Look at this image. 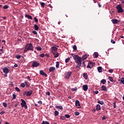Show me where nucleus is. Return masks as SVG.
<instances>
[{"label": "nucleus", "instance_id": "b1692460", "mask_svg": "<svg viewBox=\"0 0 124 124\" xmlns=\"http://www.w3.org/2000/svg\"><path fill=\"white\" fill-rule=\"evenodd\" d=\"M98 72L100 73V72H102V67L101 66H99L98 67Z\"/></svg>", "mask_w": 124, "mask_h": 124}, {"label": "nucleus", "instance_id": "37998d69", "mask_svg": "<svg viewBox=\"0 0 124 124\" xmlns=\"http://www.w3.org/2000/svg\"><path fill=\"white\" fill-rule=\"evenodd\" d=\"M60 119L61 120H63H63H65V119H66L65 116H61Z\"/></svg>", "mask_w": 124, "mask_h": 124}, {"label": "nucleus", "instance_id": "c756f323", "mask_svg": "<svg viewBox=\"0 0 124 124\" xmlns=\"http://www.w3.org/2000/svg\"><path fill=\"white\" fill-rule=\"evenodd\" d=\"M70 60V58L68 57V58H67V59L65 60V62L66 63H67V62H68Z\"/></svg>", "mask_w": 124, "mask_h": 124}, {"label": "nucleus", "instance_id": "a19ab883", "mask_svg": "<svg viewBox=\"0 0 124 124\" xmlns=\"http://www.w3.org/2000/svg\"><path fill=\"white\" fill-rule=\"evenodd\" d=\"M71 91H72L73 92H75V91H76L77 90H78L77 88L76 87L75 88H71Z\"/></svg>", "mask_w": 124, "mask_h": 124}, {"label": "nucleus", "instance_id": "2f4dec72", "mask_svg": "<svg viewBox=\"0 0 124 124\" xmlns=\"http://www.w3.org/2000/svg\"><path fill=\"white\" fill-rule=\"evenodd\" d=\"M21 57H22V56L19 55H17L16 56V58L17 60L19 59H21Z\"/></svg>", "mask_w": 124, "mask_h": 124}, {"label": "nucleus", "instance_id": "603ef678", "mask_svg": "<svg viewBox=\"0 0 124 124\" xmlns=\"http://www.w3.org/2000/svg\"><path fill=\"white\" fill-rule=\"evenodd\" d=\"M108 72H109V73H113V70L112 69H109L108 70Z\"/></svg>", "mask_w": 124, "mask_h": 124}, {"label": "nucleus", "instance_id": "ddd939ff", "mask_svg": "<svg viewBox=\"0 0 124 124\" xmlns=\"http://www.w3.org/2000/svg\"><path fill=\"white\" fill-rule=\"evenodd\" d=\"M56 70V68L54 67H50L49 69V72H54Z\"/></svg>", "mask_w": 124, "mask_h": 124}, {"label": "nucleus", "instance_id": "a18cd8bd", "mask_svg": "<svg viewBox=\"0 0 124 124\" xmlns=\"http://www.w3.org/2000/svg\"><path fill=\"white\" fill-rule=\"evenodd\" d=\"M34 19L35 23H38V19H37V18L35 17H34Z\"/></svg>", "mask_w": 124, "mask_h": 124}, {"label": "nucleus", "instance_id": "de8ad7c7", "mask_svg": "<svg viewBox=\"0 0 124 124\" xmlns=\"http://www.w3.org/2000/svg\"><path fill=\"white\" fill-rule=\"evenodd\" d=\"M111 43H112V44H115L116 43V41H114V40H113V39H111Z\"/></svg>", "mask_w": 124, "mask_h": 124}, {"label": "nucleus", "instance_id": "58836bf2", "mask_svg": "<svg viewBox=\"0 0 124 124\" xmlns=\"http://www.w3.org/2000/svg\"><path fill=\"white\" fill-rule=\"evenodd\" d=\"M40 4H41V5L42 7H44V6H45V3L41 2Z\"/></svg>", "mask_w": 124, "mask_h": 124}, {"label": "nucleus", "instance_id": "e433bc0d", "mask_svg": "<svg viewBox=\"0 0 124 124\" xmlns=\"http://www.w3.org/2000/svg\"><path fill=\"white\" fill-rule=\"evenodd\" d=\"M8 7H9V6H8V5H5L3 6V9H7V8H8Z\"/></svg>", "mask_w": 124, "mask_h": 124}, {"label": "nucleus", "instance_id": "f704fd0d", "mask_svg": "<svg viewBox=\"0 0 124 124\" xmlns=\"http://www.w3.org/2000/svg\"><path fill=\"white\" fill-rule=\"evenodd\" d=\"M45 56V54H44V53L41 54L39 55V57H41V58H44Z\"/></svg>", "mask_w": 124, "mask_h": 124}, {"label": "nucleus", "instance_id": "f257e3e1", "mask_svg": "<svg viewBox=\"0 0 124 124\" xmlns=\"http://www.w3.org/2000/svg\"><path fill=\"white\" fill-rule=\"evenodd\" d=\"M72 56L73 57L74 60L75 61V62L78 64V66H77V67H79V66H82V62L85 60H86L88 58V55H84L82 58L80 57L78 55H76L74 54H72Z\"/></svg>", "mask_w": 124, "mask_h": 124}, {"label": "nucleus", "instance_id": "c03bdc74", "mask_svg": "<svg viewBox=\"0 0 124 124\" xmlns=\"http://www.w3.org/2000/svg\"><path fill=\"white\" fill-rule=\"evenodd\" d=\"M116 102H114L113 103L114 108H117V106L116 105Z\"/></svg>", "mask_w": 124, "mask_h": 124}, {"label": "nucleus", "instance_id": "cd10ccee", "mask_svg": "<svg viewBox=\"0 0 124 124\" xmlns=\"http://www.w3.org/2000/svg\"><path fill=\"white\" fill-rule=\"evenodd\" d=\"M59 114H60L59 111H58V110H55V111L54 112V115H55V117H57V116H58V115H59Z\"/></svg>", "mask_w": 124, "mask_h": 124}, {"label": "nucleus", "instance_id": "3c124183", "mask_svg": "<svg viewBox=\"0 0 124 124\" xmlns=\"http://www.w3.org/2000/svg\"><path fill=\"white\" fill-rule=\"evenodd\" d=\"M25 86H27V87H29V85H28V81H25Z\"/></svg>", "mask_w": 124, "mask_h": 124}, {"label": "nucleus", "instance_id": "052dcab7", "mask_svg": "<svg viewBox=\"0 0 124 124\" xmlns=\"http://www.w3.org/2000/svg\"><path fill=\"white\" fill-rule=\"evenodd\" d=\"M38 103H39L40 104H43L42 101H38Z\"/></svg>", "mask_w": 124, "mask_h": 124}, {"label": "nucleus", "instance_id": "f03ea898", "mask_svg": "<svg viewBox=\"0 0 124 124\" xmlns=\"http://www.w3.org/2000/svg\"><path fill=\"white\" fill-rule=\"evenodd\" d=\"M30 50L31 51H33V46L32 44H27L25 47L24 53H26L27 51Z\"/></svg>", "mask_w": 124, "mask_h": 124}, {"label": "nucleus", "instance_id": "e2e57ef3", "mask_svg": "<svg viewBox=\"0 0 124 124\" xmlns=\"http://www.w3.org/2000/svg\"><path fill=\"white\" fill-rule=\"evenodd\" d=\"M23 107H24L25 109H28V106H27V105H25Z\"/></svg>", "mask_w": 124, "mask_h": 124}, {"label": "nucleus", "instance_id": "13d9d810", "mask_svg": "<svg viewBox=\"0 0 124 124\" xmlns=\"http://www.w3.org/2000/svg\"><path fill=\"white\" fill-rule=\"evenodd\" d=\"M87 68H90L91 69H92V67H91V66H90V65L88 64L87 66Z\"/></svg>", "mask_w": 124, "mask_h": 124}, {"label": "nucleus", "instance_id": "338daca9", "mask_svg": "<svg viewBox=\"0 0 124 124\" xmlns=\"http://www.w3.org/2000/svg\"><path fill=\"white\" fill-rule=\"evenodd\" d=\"M14 67H18V64L16 63L14 65Z\"/></svg>", "mask_w": 124, "mask_h": 124}, {"label": "nucleus", "instance_id": "423d86ee", "mask_svg": "<svg viewBox=\"0 0 124 124\" xmlns=\"http://www.w3.org/2000/svg\"><path fill=\"white\" fill-rule=\"evenodd\" d=\"M23 94H24V95H25L26 94V96H31V94H32V90H30L28 92H25L23 93Z\"/></svg>", "mask_w": 124, "mask_h": 124}, {"label": "nucleus", "instance_id": "ea45409f", "mask_svg": "<svg viewBox=\"0 0 124 124\" xmlns=\"http://www.w3.org/2000/svg\"><path fill=\"white\" fill-rule=\"evenodd\" d=\"M16 99V94L13 93V98L12 99Z\"/></svg>", "mask_w": 124, "mask_h": 124}, {"label": "nucleus", "instance_id": "473e14b6", "mask_svg": "<svg viewBox=\"0 0 124 124\" xmlns=\"http://www.w3.org/2000/svg\"><path fill=\"white\" fill-rule=\"evenodd\" d=\"M36 49L37 50V51H41L42 50V48L39 46H37L36 47Z\"/></svg>", "mask_w": 124, "mask_h": 124}, {"label": "nucleus", "instance_id": "4c0bfd02", "mask_svg": "<svg viewBox=\"0 0 124 124\" xmlns=\"http://www.w3.org/2000/svg\"><path fill=\"white\" fill-rule=\"evenodd\" d=\"M65 118L66 119H69V118H70V115H68V114H66L65 115Z\"/></svg>", "mask_w": 124, "mask_h": 124}, {"label": "nucleus", "instance_id": "6e6d98bb", "mask_svg": "<svg viewBox=\"0 0 124 124\" xmlns=\"http://www.w3.org/2000/svg\"><path fill=\"white\" fill-rule=\"evenodd\" d=\"M45 56L46 58H50V55L48 54H46Z\"/></svg>", "mask_w": 124, "mask_h": 124}, {"label": "nucleus", "instance_id": "6e6552de", "mask_svg": "<svg viewBox=\"0 0 124 124\" xmlns=\"http://www.w3.org/2000/svg\"><path fill=\"white\" fill-rule=\"evenodd\" d=\"M3 72L5 74H8L9 73V69H8V68L7 67H5L2 68Z\"/></svg>", "mask_w": 124, "mask_h": 124}, {"label": "nucleus", "instance_id": "c85d7f7f", "mask_svg": "<svg viewBox=\"0 0 124 124\" xmlns=\"http://www.w3.org/2000/svg\"><path fill=\"white\" fill-rule=\"evenodd\" d=\"M41 124H50V123L48 121H43Z\"/></svg>", "mask_w": 124, "mask_h": 124}, {"label": "nucleus", "instance_id": "bf43d9fd", "mask_svg": "<svg viewBox=\"0 0 124 124\" xmlns=\"http://www.w3.org/2000/svg\"><path fill=\"white\" fill-rule=\"evenodd\" d=\"M102 120H106V116H104L102 118Z\"/></svg>", "mask_w": 124, "mask_h": 124}, {"label": "nucleus", "instance_id": "7ed1b4c3", "mask_svg": "<svg viewBox=\"0 0 124 124\" xmlns=\"http://www.w3.org/2000/svg\"><path fill=\"white\" fill-rule=\"evenodd\" d=\"M72 74V72H71V71L66 72L64 74V79H65V80H68L69 78H70V76H71Z\"/></svg>", "mask_w": 124, "mask_h": 124}, {"label": "nucleus", "instance_id": "9b49d317", "mask_svg": "<svg viewBox=\"0 0 124 124\" xmlns=\"http://www.w3.org/2000/svg\"><path fill=\"white\" fill-rule=\"evenodd\" d=\"M111 21L113 23V24H118V23H120V21L116 19H112L111 20Z\"/></svg>", "mask_w": 124, "mask_h": 124}, {"label": "nucleus", "instance_id": "2eb2a0df", "mask_svg": "<svg viewBox=\"0 0 124 124\" xmlns=\"http://www.w3.org/2000/svg\"><path fill=\"white\" fill-rule=\"evenodd\" d=\"M118 81L120 82V84L124 85V78H122L121 79H118Z\"/></svg>", "mask_w": 124, "mask_h": 124}, {"label": "nucleus", "instance_id": "39448f33", "mask_svg": "<svg viewBox=\"0 0 124 124\" xmlns=\"http://www.w3.org/2000/svg\"><path fill=\"white\" fill-rule=\"evenodd\" d=\"M40 65L39 62L38 61H32L31 67H38Z\"/></svg>", "mask_w": 124, "mask_h": 124}, {"label": "nucleus", "instance_id": "6ab92c4d", "mask_svg": "<svg viewBox=\"0 0 124 124\" xmlns=\"http://www.w3.org/2000/svg\"><path fill=\"white\" fill-rule=\"evenodd\" d=\"M55 108H57V109H60V110H63V108H62V106H55Z\"/></svg>", "mask_w": 124, "mask_h": 124}, {"label": "nucleus", "instance_id": "f3484780", "mask_svg": "<svg viewBox=\"0 0 124 124\" xmlns=\"http://www.w3.org/2000/svg\"><path fill=\"white\" fill-rule=\"evenodd\" d=\"M96 109L97 111H100V110L101 109L100 105L97 104L96 107Z\"/></svg>", "mask_w": 124, "mask_h": 124}, {"label": "nucleus", "instance_id": "1a4fd4ad", "mask_svg": "<svg viewBox=\"0 0 124 124\" xmlns=\"http://www.w3.org/2000/svg\"><path fill=\"white\" fill-rule=\"evenodd\" d=\"M21 107H24V106L27 105V103L26 102V101L24 100V99H21Z\"/></svg>", "mask_w": 124, "mask_h": 124}, {"label": "nucleus", "instance_id": "a878e982", "mask_svg": "<svg viewBox=\"0 0 124 124\" xmlns=\"http://www.w3.org/2000/svg\"><path fill=\"white\" fill-rule=\"evenodd\" d=\"M60 56V53H58V52H56V54H54V58H58Z\"/></svg>", "mask_w": 124, "mask_h": 124}, {"label": "nucleus", "instance_id": "9d476101", "mask_svg": "<svg viewBox=\"0 0 124 124\" xmlns=\"http://www.w3.org/2000/svg\"><path fill=\"white\" fill-rule=\"evenodd\" d=\"M40 74L41 75H42L43 76H45V77H47L48 76L47 75V74H46L43 70H40Z\"/></svg>", "mask_w": 124, "mask_h": 124}, {"label": "nucleus", "instance_id": "0eeeda50", "mask_svg": "<svg viewBox=\"0 0 124 124\" xmlns=\"http://www.w3.org/2000/svg\"><path fill=\"white\" fill-rule=\"evenodd\" d=\"M58 51V48L55 46L51 47V52L53 55L56 54V52Z\"/></svg>", "mask_w": 124, "mask_h": 124}, {"label": "nucleus", "instance_id": "412c9836", "mask_svg": "<svg viewBox=\"0 0 124 124\" xmlns=\"http://www.w3.org/2000/svg\"><path fill=\"white\" fill-rule=\"evenodd\" d=\"M93 56L95 59H96V58H98V52H94Z\"/></svg>", "mask_w": 124, "mask_h": 124}, {"label": "nucleus", "instance_id": "49530a36", "mask_svg": "<svg viewBox=\"0 0 124 124\" xmlns=\"http://www.w3.org/2000/svg\"><path fill=\"white\" fill-rule=\"evenodd\" d=\"M3 106L4 107H7V104H6V103H5V102H4V103H3Z\"/></svg>", "mask_w": 124, "mask_h": 124}, {"label": "nucleus", "instance_id": "774afa93", "mask_svg": "<svg viewBox=\"0 0 124 124\" xmlns=\"http://www.w3.org/2000/svg\"><path fill=\"white\" fill-rule=\"evenodd\" d=\"M98 6H99V7H101V4H100V3H99Z\"/></svg>", "mask_w": 124, "mask_h": 124}, {"label": "nucleus", "instance_id": "5fc2aeb1", "mask_svg": "<svg viewBox=\"0 0 124 124\" xmlns=\"http://www.w3.org/2000/svg\"><path fill=\"white\" fill-rule=\"evenodd\" d=\"M89 64L92 65L93 66V65H94V63H93V62H90L89 63Z\"/></svg>", "mask_w": 124, "mask_h": 124}, {"label": "nucleus", "instance_id": "8fccbe9b", "mask_svg": "<svg viewBox=\"0 0 124 124\" xmlns=\"http://www.w3.org/2000/svg\"><path fill=\"white\" fill-rule=\"evenodd\" d=\"M32 32L33 33V34H37V32H36L35 31H33Z\"/></svg>", "mask_w": 124, "mask_h": 124}, {"label": "nucleus", "instance_id": "680f3d73", "mask_svg": "<svg viewBox=\"0 0 124 124\" xmlns=\"http://www.w3.org/2000/svg\"><path fill=\"white\" fill-rule=\"evenodd\" d=\"M27 79L29 80V81H31V77L30 76L27 77Z\"/></svg>", "mask_w": 124, "mask_h": 124}, {"label": "nucleus", "instance_id": "7c9ffc66", "mask_svg": "<svg viewBox=\"0 0 124 124\" xmlns=\"http://www.w3.org/2000/svg\"><path fill=\"white\" fill-rule=\"evenodd\" d=\"M108 79L110 82H114V80L113 79V78L112 77H108Z\"/></svg>", "mask_w": 124, "mask_h": 124}, {"label": "nucleus", "instance_id": "393cba45", "mask_svg": "<svg viewBox=\"0 0 124 124\" xmlns=\"http://www.w3.org/2000/svg\"><path fill=\"white\" fill-rule=\"evenodd\" d=\"M56 68H59V67H60V62H56Z\"/></svg>", "mask_w": 124, "mask_h": 124}, {"label": "nucleus", "instance_id": "69168bd1", "mask_svg": "<svg viewBox=\"0 0 124 124\" xmlns=\"http://www.w3.org/2000/svg\"><path fill=\"white\" fill-rule=\"evenodd\" d=\"M46 94H47V95H50V93L49 92H47L46 93Z\"/></svg>", "mask_w": 124, "mask_h": 124}, {"label": "nucleus", "instance_id": "72a5a7b5", "mask_svg": "<svg viewBox=\"0 0 124 124\" xmlns=\"http://www.w3.org/2000/svg\"><path fill=\"white\" fill-rule=\"evenodd\" d=\"M75 115L76 116H79V115H80V113H79L78 111H76L75 112Z\"/></svg>", "mask_w": 124, "mask_h": 124}, {"label": "nucleus", "instance_id": "4d7b16f0", "mask_svg": "<svg viewBox=\"0 0 124 124\" xmlns=\"http://www.w3.org/2000/svg\"><path fill=\"white\" fill-rule=\"evenodd\" d=\"M5 113V111H2L1 112H0V115H3V114H4Z\"/></svg>", "mask_w": 124, "mask_h": 124}, {"label": "nucleus", "instance_id": "aec40b11", "mask_svg": "<svg viewBox=\"0 0 124 124\" xmlns=\"http://www.w3.org/2000/svg\"><path fill=\"white\" fill-rule=\"evenodd\" d=\"M34 28L35 31H38V30H39V27H38V26H37V25L36 24H35L34 25Z\"/></svg>", "mask_w": 124, "mask_h": 124}, {"label": "nucleus", "instance_id": "f8f14e48", "mask_svg": "<svg viewBox=\"0 0 124 124\" xmlns=\"http://www.w3.org/2000/svg\"><path fill=\"white\" fill-rule=\"evenodd\" d=\"M88 87L87 85H84L82 86V89L85 92H87V91H88Z\"/></svg>", "mask_w": 124, "mask_h": 124}, {"label": "nucleus", "instance_id": "dca6fc26", "mask_svg": "<svg viewBox=\"0 0 124 124\" xmlns=\"http://www.w3.org/2000/svg\"><path fill=\"white\" fill-rule=\"evenodd\" d=\"M83 75L84 79H85V80H88V73H83Z\"/></svg>", "mask_w": 124, "mask_h": 124}, {"label": "nucleus", "instance_id": "c9c22d12", "mask_svg": "<svg viewBox=\"0 0 124 124\" xmlns=\"http://www.w3.org/2000/svg\"><path fill=\"white\" fill-rule=\"evenodd\" d=\"M25 86L26 85H25V83H21L20 84V87H21V88H25Z\"/></svg>", "mask_w": 124, "mask_h": 124}, {"label": "nucleus", "instance_id": "0e129e2a", "mask_svg": "<svg viewBox=\"0 0 124 124\" xmlns=\"http://www.w3.org/2000/svg\"><path fill=\"white\" fill-rule=\"evenodd\" d=\"M98 93H99L98 91H95L94 92V93H95V94H97Z\"/></svg>", "mask_w": 124, "mask_h": 124}, {"label": "nucleus", "instance_id": "864d4df0", "mask_svg": "<svg viewBox=\"0 0 124 124\" xmlns=\"http://www.w3.org/2000/svg\"><path fill=\"white\" fill-rule=\"evenodd\" d=\"M82 66L83 67H85V66H86V64H85V62H82Z\"/></svg>", "mask_w": 124, "mask_h": 124}, {"label": "nucleus", "instance_id": "4be33fe9", "mask_svg": "<svg viewBox=\"0 0 124 124\" xmlns=\"http://www.w3.org/2000/svg\"><path fill=\"white\" fill-rule=\"evenodd\" d=\"M76 106H80V102L78 100L76 101Z\"/></svg>", "mask_w": 124, "mask_h": 124}, {"label": "nucleus", "instance_id": "09e8293b", "mask_svg": "<svg viewBox=\"0 0 124 124\" xmlns=\"http://www.w3.org/2000/svg\"><path fill=\"white\" fill-rule=\"evenodd\" d=\"M15 90H16V91L17 92H20V89H19V88H18V87H16L15 88Z\"/></svg>", "mask_w": 124, "mask_h": 124}, {"label": "nucleus", "instance_id": "5701e85b", "mask_svg": "<svg viewBox=\"0 0 124 124\" xmlns=\"http://www.w3.org/2000/svg\"><path fill=\"white\" fill-rule=\"evenodd\" d=\"M101 84H103V85H105V84L106 83V79H103L101 80Z\"/></svg>", "mask_w": 124, "mask_h": 124}, {"label": "nucleus", "instance_id": "bb28decb", "mask_svg": "<svg viewBox=\"0 0 124 124\" xmlns=\"http://www.w3.org/2000/svg\"><path fill=\"white\" fill-rule=\"evenodd\" d=\"M98 103H99V104H101V105H103V104H104V102H103V101L98 100Z\"/></svg>", "mask_w": 124, "mask_h": 124}, {"label": "nucleus", "instance_id": "a211bd4d", "mask_svg": "<svg viewBox=\"0 0 124 124\" xmlns=\"http://www.w3.org/2000/svg\"><path fill=\"white\" fill-rule=\"evenodd\" d=\"M26 18H28V19H30V20H32V16H31L30 15H26Z\"/></svg>", "mask_w": 124, "mask_h": 124}, {"label": "nucleus", "instance_id": "79ce46f5", "mask_svg": "<svg viewBox=\"0 0 124 124\" xmlns=\"http://www.w3.org/2000/svg\"><path fill=\"white\" fill-rule=\"evenodd\" d=\"M73 48L75 51H76V50H77V46H76V45H74Z\"/></svg>", "mask_w": 124, "mask_h": 124}, {"label": "nucleus", "instance_id": "4468645a", "mask_svg": "<svg viewBox=\"0 0 124 124\" xmlns=\"http://www.w3.org/2000/svg\"><path fill=\"white\" fill-rule=\"evenodd\" d=\"M101 89L102 91H104V92H107V87H106L105 85H103L101 87Z\"/></svg>", "mask_w": 124, "mask_h": 124}, {"label": "nucleus", "instance_id": "20e7f679", "mask_svg": "<svg viewBox=\"0 0 124 124\" xmlns=\"http://www.w3.org/2000/svg\"><path fill=\"white\" fill-rule=\"evenodd\" d=\"M116 8L117 10V12L118 13H124V10L123 9V7H122V5L119 4L116 7Z\"/></svg>", "mask_w": 124, "mask_h": 124}]
</instances>
